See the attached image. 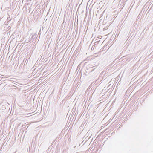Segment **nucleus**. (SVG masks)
<instances>
[{
  "label": "nucleus",
  "instance_id": "1",
  "mask_svg": "<svg viewBox=\"0 0 153 153\" xmlns=\"http://www.w3.org/2000/svg\"><path fill=\"white\" fill-rule=\"evenodd\" d=\"M36 37V35L34 34L30 35V41H33V39Z\"/></svg>",
  "mask_w": 153,
  "mask_h": 153
},
{
  "label": "nucleus",
  "instance_id": "2",
  "mask_svg": "<svg viewBox=\"0 0 153 153\" xmlns=\"http://www.w3.org/2000/svg\"><path fill=\"white\" fill-rule=\"evenodd\" d=\"M102 37L101 36H98V39H101Z\"/></svg>",
  "mask_w": 153,
  "mask_h": 153
},
{
  "label": "nucleus",
  "instance_id": "3",
  "mask_svg": "<svg viewBox=\"0 0 153 153\" xmlns=\"http://www.w3.org/2000/svg\"><path fill=\"white\" fill-rule=\"evenodd\" d=\"M100 41V40H99V41H97V43H99Z\"/></svg>",
  "mask_w": 153,
  "mask_h": 153
}]
</instances>
